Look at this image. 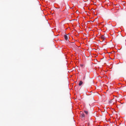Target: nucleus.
<instances>
[{
    "mask_svg": "<svg viewBox=\"0 0 126 126\" xmlns=\"http://www.w3.org/2000/svg\"><path fill=\"white\" fill-rule=\"evenodd\" d=\"M82 84H83V82H82V81H80V83H79V86H81Z\"/></svg>",
    "mask_w": 126,
    "mask_h": 126,
    "instance_id": "3",
    "label": "nucleus"
},
{
    "mask_svg": "<svg viewBox=\"0 0 126 126\" xmlns=\"http://www.w3.org/2000/svg\"><path fill=\"white\" fill-rule=\"evenodd\" d=\"M81 116L82 117V118H84V117H85V115H84V113H82L81 114Z\"/></svg>",
    "mask_w": 126,
    "mask_h": 126,
    "instance_id": "4",
    "label": "nucleus"
},
{
    "mask_svg": "<svg viewBox=\"0 0 126 126\" xmlns=\"http://www.w3.org/2000/svg\"><path fill=\"white\" fill-rule=\"evenodd\" d=\"M117 40L118 41H119V40H120V38H119V36H117Z\"/></svg>",
    "mask_w": 126,
    "mask_h": 126,
    "instance_id": "6",
    "label": "nucleus"
},
{
    "mask_svg": "<svg viewBox=\"0 0 126 126\" xmlns=\"http://www.w3.org/2000/svg\"><path fill=\"white\" fill-rule=\"evenodd\" d=\"M100 39L101 40H102V42L103 41H104V40L106 39V36H105V35H102L100 37Z\"/></svg>",
    "mask_w": 126,
    "mask_h": 126,
    "instance_id": "1",
    "label": "nucleus"
},
{
    "mask_svg": "<svg viewBox=\"0 0 126 126\" xmlns=\"http://www.w3.org/2000/svg\"><path fill=\"white\" fill-rule=\"evenodd\" d=\"M77 13H78V12L76 11Z\"/></svg>",
    "mask_w": 126,
    "mask_h": 126,
    "instance_id": "8",
    "label": "nucleus"
},
{
    "mask_svg": "<svg viewBox=\"0 0 126 126\" xmlns=\"http://www.w3.org/2000/svg\"><path fill=\"white\" fill-rule=\"evenodd\" d=\"M64 39L65 40H66V41H67V40H68V36L66 34L64 35Z\"/></svg>",
    "mask_w": 126,
    "mask_h": 126,
    "instance_id": "2",
    "label": "nucleus"
},
{
    "mask_svg": "<svg viewBox=\"0 0 126 126\" xmlns=\"http://www.w3.org/2000/svg\"><path fill=\"white\" fill-rule=\"evenodd\" d=\"M81 66H83V64L81 65Z\"/></svg>",
    "mask_w": 126,
    "mask_h": 126,
    "instance_id": "7",
    "label": "nucleus"
},
{
    "mask_svg": "<svg viewBox=\"0 0 126 126\" xmlns=\"http://www.w3.org/2000/svg\"><path fill=\"white\" fill-rule=\"evenodd\" d=\"M84 113H85V114H86V115H88V111H84Z\"/></svg>",
    "mask_w": 126,
    "mask_h": 126,
    "instance_id": "5",
    "label": "nucleus"
}]
</instances>
